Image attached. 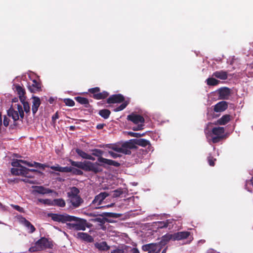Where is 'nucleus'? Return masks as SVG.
I'll return each mask as SVG.
<instances>
[{
  "label": "nucleus",
  "instance_id": "f257e3e1",
  "mask_svg": "<svg viewBox=\"0 0 253 253\" xmlns=\"http://www.w3.org/2000/svg\"><path fill=\"white\" fill-rule=\"evenodd\" d=\"M48 217H50L52 220L60 223H67L68 229L76 231H84L88 227L87 220L67 213L58 214L49 213Z\"/></svg>",
  "mask_w": 253,
  "mask_h": 253
},
{
  "label": "nucleus",
  "instance_id": "f03ea898",
  "mask_svg": "<svg viewBox=\"0 0 253 253\" xmlns=\"http://www.w3.org/2000/svg\"><path fill=\"white\" fill-rule=\"evenodd\" d=\"M69 162L72 166L81 169L85 171H92L94 173H97V172L99 171L97 164L90 161L76 162L70 159Z\"/></svg>",
  "mask_w": 253,
  "mask_h": 253
},
{
  "label": "nucleus",
  "instance_id": "7ed1b4c3",
  "mask_svg": "<svg viewBox=\"0 0 253 253\" xmlns=\"http://www.w3.org/2000/svg\"><path fill=\"white\" fill-rule=\"evenodd\" d=\"M97 164V168L99 170L97 173L101 172L102 169L100 167L106 168L107 166H112L115 167H119L121 165L120 163L115 161L104 158L103 157L97 158V162H95Z\"/></svg>",
  "mask_w": 253,
  "mask_h": 253
},
{
  "label": "nucleus",
  "instance_id": "20e7f679",
  "mask_svg": "<svg viewBox=\"0 0 253 253\" xmlns=\"http://www.w3.org/2000/svg\"><path fill=\"white\" fill-rule=\"evenodd\" d=\"M37 244L41 248V250L46 249H52L53 247L52 241L45 237H42L37 241Z\"/></svg>",
  "mask_w": 253,
  "mask_h": 253
},
{
  "label": "nucleus",
  "instance_id": "39448f33",
  "mask_svg": "<svg viewBox=\"0 0 253 253\" xmlns=\"http://www.w3.org/2000/svg\"><path fill=\"white\" fill-rule=\"evenodd\" d=\"M27 87L29 90L32 93L42 91L41 83L36 80H33L32 83H28Z\"/></svg>",
  "mask_w": 253,
  "mask_h": 253
},
{
  "label": "nucleus",
  "instance_id": "423d86ee",
  "mask_svg": "<svg viewBox=\"0 0 253 253\" xmlns=\"http://www.w3.org/2000/svg\"><path fill=\"white\" fill-rule=\"evenodd\" d=\"M127 119L132 122L134 124H143L145 122V119L143 117L140 115L132 113L127 116Z\"/></svg>",
  "mask_w": 253,
  "mask_h": 253
},
{
  "label": "nucleus",
  "instance_id": "0eeeda50",
  "mask_svg": "<svg viewBox=\"0 0 253 253\" xmlns=\"http://www.w3.org/2000/svg\"><path fill=\"white\" fill-rule=\"evenodd\" d=\"M125 101L124 96L121 94H113L109 96L107 99L108 104L120 103Z\"/></svg>",
  "mask_w": 253,
  "mask_h": 253
},
{
  "label": "nucleus",
  "instance_id": "6e6552de",
  "mask_svg": "<svg viewBox=\"0 0 253 253\" xmlns=\"http://www.w3.org/2000/svg\"><path fill=\"white\" fill-rule=\"evenodd\" d=\"M74 236L78 239L87 243H92L94 241L93 238L87 233L78 232L76 234H74Z\"/></svg>",
  "mask_w": 253,
  "mask_h": 253
},
{
  "label": "nucleus",
  "instance_id": "1a4fd4ad",
  "mask_svg": "<svg viewBox=\"0 0 253 253\" xmlns=\"http://www.w3.org/2000/svg\"><path fill=\"white\" fill-rule=\"evenodd\" d=\"M230 94L231 89L228 87H223L218 89V96L220 99H228Z\"/></svg>",
  "mask_w": 253,
  "mask_h": 253
},
{
  "label": "nucleus",
  "instance_id": "9d476101",
  "mask_svg": "<svg viewBox=\"0 0 253 253\" xmlns=\"http://www.w3.org/2000/svg\"><path fill=\"white\" fill-rule=\"evenodd\" d=\"M228 105V103L226 101H220L213 106V110L215 112H223L227 109Z\"/></svg>",
  "mask_w": 253,
  "mask_h": 253
},
{
  "label": "nucleus",
  "instance_id": "9b49d317",
  "mask_svg": "<svg viewBox=\"0 0 253 253\" xmlns=\"http://www.w3.org/2000/svg\"><path fill=\"white\" fill-rule=\"evenodd\" d=\"M109 195V194L106 192H101L95 197L92 202V204H96L97 206H99L101 204L103 201Z\"/></svg>",
  "mask_w": 253,
  "mask_h": 253
},
{
  "label": "nucleus",
  "instance_id": "f8f14e48",
  "mask_svg": "<svg viewBox=\"0 0 253 253\" xmlns=\"http://www.w3.org/2000/svg\"><path fill=\"white\" fill-rule=\"evenodd\" d=\"M190 235V233L188 231L178 232L173 234V240H181L187 239Z\"/></svg>",
  "mask_w": 253,
  "mask_h": 253
},
{
  "label": "nucleus",
  "instance_id": "ddd939ff",
  "mask_svg": "<svg viewBox=\"0 0 253 253\" xmlns=\"http://www.w3.org/2000/svg\"><path fill=\"white\" fill-rule=\"evenodd\" d=\"M33 99L32 110L33 115H35L38 110V108L41 105V100L39 97L33 96L32 97Z\"/></svg>",
  "mask_w": 253,
  "mask_h": 253
},
{
  "label": "nucleus",
  "instance_id": "4468645a",
  "mask_svg": "<svg viewBox=\"0 0 253 253\" xmlns=\"http://www.w3.org/2000/svg\"><path fill=\"white\" fill-rule=\"evenodd\" d=\"M70 202L74 208L79 207L81 204L84 202V200L80 197V196L69 198Z\"/></svg>",
  "mask_w": 253,
  "mask_h": 253
},
{
  "label": "nucleus",
  "instance_id": "2eb2a0df",
  "mask_svg": "<svg viewBox=\"0 0 253 253\" xmlns=\"http://www.w3.org/2000/svg\"><path fill=\"white\" fill-rule=\"evenodd\" d=\"M232 119V117L229 114L223 115L220 119L216 121V125H225L229 123Z\"/></svg>",
  "mask_w": 253,
  "mask_h": 253
},
{
  "label": "nucleus",
  "instance_id": "dca6fc26",
  "mask_svg": "<svg viewBox=\"0 0 253 253\" xmlns=\"http://www.w3.org/2000/svg\"><path fill=\"white\" fill-rule=\"evenodd\" d=\"M7 115L11 117L14 122L20 119L19 112L12 107L7 110Z\"/></svg>",
  "mask_w": 253,
  "mask_h": 253
},
{
  "label": "nucleus",
  "instance_id": "f3484780",
  "mask_svg": "<svg viewBox=\"0 0 253 253\" xmlns=\"http://www.w3.org/2000/svg\"><path fill=\"white\" fill-rule=\"evenodd\" d=\"M173 219H167L165 221H159L157 223L158 228H163L169 227V229L173 226Z\"/></svg>",
  "mask_w": 253,
  "mask_h": 253
},
{
  "label": "nucleus",
  "instance_id": "a211bd4d",
  "mask_svg": "<svg viewBox=\"0 0 253 253\" xmlns=\"http://www.w3.org/2000/svg\"><path fill=\"white\" fill-rule=\"evenodd\" d=\"M158 245V243L148 244L143 245L142 249L144 251H148V253H154Z\"/></svg>",
  "mask_w": 253,
  "mask_h": 253
},
{
  "label": "nucleus",
  "instance_id": "6ab92c4d",
  "mask_svg": "<svg viewBox=\"0 0 253 253\" xmlns=\"http://www.w3.org/2000/svg\"><path fill=\"white\" fill-rule=\"evenodd\" d=\"M28 170V168L25 167H21V168H12L11 169V172L13 175H23V174H26L25 171Z\"/></svg>",
  "mask_w": 253,
  "mask_h": 253
},
{
  "label": "nucleus",
  "instance_id": "aec40b11",
  "mask_svg": "<svg viewBox=\"0 0 253 253\" xmlns=\"http://www.w3.org/2000/svg\"><path fill=\"white\" fill-rule=\"evenodd\" d=\"M20 222L30 230V233H32L35 231L36 228L25 217H22L20 219Z\"/></svg>",
  "mask_w": 253,
  "mask_h": 253
},
{
  "label": "nucleus",
  "instance_id": "412c9836",
  "mask_svg": "<svg viewBox=\"0 0 253 253\" xmlns=\"http://www.w3.org/2000/svg\"><path fill=\"white\" fill-rule=\"evenodd\" d=\"M212 76L220 80H226L228 78L227 72L223 70L216 71L212 74Z\"/></svg>",
  "mask_w": 253,
  "mask_h": 253
},
{
  "label": "nucleus",
  "instance_id": "4be33fe9",
  "mask_svg": "<svg viewBox=\"0 0 253 253\" xmlns=\"http://www.w3.org/2000/svg\"><path fill=\"white\" fill-rule=\"evenodd\" d=\"M75 100L80 104L84 105L85 108H89L90 107L89 100L86 98L81 96H77L75 97Z\"/></svg>",
  "mask_w": 253,
  "mask_h": 253
},
{
  "label": "nucleus",
  "instance_id": "5701e85b",
  "mask_svg": "<svg viewBox=\"0 0 253 253\" xmlns=\"http://www.w3.org/2000/svg\"><path fill=\"white\" fill-rule=\"evenodd\" d=\"M76 152L78 154L79 156L81 157L83 159L90 160L92 161H94L95 158L91 156V155L87 154L85 152L83 151V150L80 149H76Z\"/></svg>",
  "mask_w": 253,
  "mask_h": 253
},
{
  "label": "nucleus",
  "instance_id": "b1692460",
  "mask_svg": "<svg viewBox=\"0 0 253 253\" xmlns=\"http://www.w3.org/2000/svg\"><path fill=\"white\" fill-rule=\"evenodd\" d=\"M133 142H134L135 145H137L142 147L151 146L150 142L149 140L143 138L134 139H133Z\"/></svg>",
  "mask_w": 253,
  "mask_h": 253
},
{
  "label": "nucleus",
  "instance_id": "393cba45",
  "mask_svg": "<svg viewBox=\"0 0 253 253\" xmlns=\"http://www.w3.org/2000/svg\"><path fill=\"white\" fill-rule=\"evenodd\" d=\"M35 192L41 194H49L52 192V191L48 189L44 188L42 186H37L35 187Z\"/></svg>",
  "mask_w": 253,
  "mask_h": 253
},
{
  "label": "nucleus",
  "instance_id": "a878e982",
  "mask_svg": "<svg viewBox=\"0 0 253 253\" xmlns=\"http://www.w3.org/2000/svg\"><path fill=\"white\" fill-rule=\"evenodd\" d=\"M171 239L173 240V234H167L162 236L161 241L158 244L162 246H164Z\"/></svg>",
  "mask_w": 253,
  "mask_h": 253
},
{
  "label": "nucleus",
  "instance_id": "bb28decb",
  "mask_svg": "<svg viewBox=\"0 0 253 253\" xmlns=\"http://www.w3.org/2000/svg\"><path fill=\"white\" fill-rule=\"evenodd\" d=\"M95 247L99 251H106L110 249V247L105 241L101 243H96L95 244Z\"/></svg>",
  "mask_w": 253,
  "mask_h": 253
},
{
  "label": "nucleus",
  "instance_id": "cd10ccee",
  "mask_svg": "<svg viewBox=\"0 0 253 253\" xmlns=\"http://www.w3.org/2000/svg\"><path fill=\"white\" fill-rule=\"evenodd\" d=\"M212 133L216 136H224L225 129L223 127H214L212 129Z\"/></svg>",
  "mask_w": 253,
  "mask_h": 253
},
{
  "label": "nucleus",
  "instance_id": "c85d7f7f",
  "mask_svg": "<svg viewBox=\"0 0 253 253\" xmlns=\"http://www.w3.org/2000/svg\"><path fill=\"white\" fill-rule=\"evenodd\" d=\"M66 205L65 201L62 198L55 199L52 201V206H56L60 207H64Z\"/></svg>",
  "mask_w": 253,
  "mask_h": 253
},
{
  "label": "nucleus",
  "instance_id": "c756f323",
  "mask_svg": "<svg viewBox=\"0 0 253 253\" xmlns=\"http://www.w3.org/2000/svg\"><path fill=\"white\" fill-rule=\"evenodd\" d=\"M109 95V92H108L107 91L104 90L101 92H98L97 94L94 95V99L96 100L104 99L107 98Z\"/></svg>",
  "mask_w": 253,
  "mask_h": 253
},
{
  "label": "nucleus",
  "instance_id": "7c9ffc66",
  "mask_svg": "<svg viewBox=\"0 0 253 253\" xmlns=\"http://www.w3.org/2000/svg\"><path fill=\"white\" fill-rule=\"evenodd\" d=\"M80 193L79 189L76 187H72L70 189V191L67 193L69 198L78 196Z\"/></svg>",
  "mask_w": 253,
  "mask_h": 253
},
{
  "label": "nucleus",
  "instance_id": "2f4dec72",
  "mask_svg": "<svg viewBox=\"0 0 253 253\" xmlns=\"http://www.w3.org/2000/svg\"><path fill=\"white\" fill-rule=\"evenodd\" d=\"M20 101L23 105V111L25 112L26 114L29 115L30 113V107L29 103L25 100H24L23 98H20Z\"/></svg>",
  "mask_w": 253,
  "mask_h": 253
},
{
  "label": "nucleus",
  "instance_id": "473e14b6",
  "mask_svg": "<svg viewBox=\"0 0 253 253\" xmlns=\"http://www.w3.org/2000/svg\"><path fill=\"white\" fill-rule=\"evenodd\" d=\"M98 114L104 119H107L111 114V111L108 109H104L100 110Z\"/></svg>",
  "mask_w": 253,
  "mask_h": 253
},
{
  "label": "nucleus",
  "instance_id": "72a5a7b5",
  "mask_svg": "<svg viewBox=\"0 0 253 253\" xmlns=\"http://www.w3.org/2000/svg\"><path fill=\"white\" fill-rule=\"evenodd\" d=\"M100 215L104 217L117 218L120 217L121 216V214L114 212H104L100 214Z\"/></svg>",
  "mask_w": 253,
  "mask_h": 253
},
{
  "label": "nucleus",
  "instance_id": "f704fd0d",
  "mask_svg": "<svg viewBox=\"0 0 253 253\" xmlns=\"http://www.w3.org/2000/svg\"><path fill=\"white\" fill-rule=\"evenodd\" d=\"M16 89L19 95V99L20 100L21 98H23L24 100H26L25 90L20 85H17L16 86Z\"/></svg>",
  "mask_w": 253,
  "mask_h": 253
},
{
  "label": "nucleus",
  "instance_id": "c9c22d12",
  "mask_svg": "<svg viewBox=\"0 0 253 253\" xmlns=\"http://www.w3.org/2000/svg\"><path fill=\"white\" fill-rule=\"evenodd\" d=\"M206 82L207 84L211 86L216 85L219 83V81L213 78H208V79H207Z\"/></svg>",
  "mask_w": 253,
  "mask_h": 253
},
{
  "label": "nucleus",
  "instance_id": "e433bc0d",
  "mask_svg": "<svg viewBox=\"0 0 253 253\" xmlns=\"http://www.w3.org/2000/svg\"><path fill=\"white\" fill-rule=\"evenodd\" d=\"M91 152H92V155L94 156L97 157L98 158H102V156L103 155V154L104 153L103 151H102L100 149H94L91 150Z\"/></svg>",
  "mask_w": 253,
  "mask_h": 253
},
{
  "label": "nucleus",
  "instance_id": "4c0bfd02",
  "mask_svg": "<svg viewBox=\"0 0 253 253\" xmlns=\"http://www.w3.org/2000/svg\"><path fill=\"white\" fill-rule=\"evenodd\" d=\"M93 221L95 222H98L102 224H103L105 223V221L109 222V223H112L113 222V221L111 219H109L107 218H101L100 217L96 218L94 219H93Z\"/></svg>",
  "mask_w": 253,
  "mask_h": 253
},
{
  "label": "nucleus",
  "instance_id": "58836bf2",
  "mask_svg": "<svg viewBox=\"0 0 253 253\" xmlns=\"http://www.w3.org/2000/svg\"><path fill=\"white\" fill-rule=\"evenodd\" d=\"M135 143L133 141H131V140L130 141H127V142H126L125 143H124L122 145V148H128V149H132L133 148H134L135 147Z\"/></svg>",
  "mask_w": 253,
  "mask_h": 253
},
{
  "label": "nucleus",
  "instance_id": "ea45409f",
  "mask_svg": "<svg viewBox=\"0 0 253 253\" xmlns=\"http://www.w3.org/2000/svg\"><path fill=\"white\" fill-rule=\"evenodd\" d=\"M88 91L92 94L90 95V96L94 98V95L97 94L98 92L100 91V88L99 87H95L88 89Z\"/></svg>",
  "mask_w": 253,
  "mask_h": 253
},
{
  "label": "nucleus",
  "instance_id": "a19ab883",
  "mask_svg": "<svg viewBox=\"0 0 253 253\" xmlns=\"http://www.w3.org/2000/svg\"><path fill=\"white\" fill-rule=\"evenodd\" d=\"M128 101H124L123 103L120 105L119 106L117 107L115 109H114V111L115 112H119L123 110H124L128 105Z\"/></svg>",
  "mask_w": 253,
  "mask_h": 253
},
{
  "label": "nucleus",
  "instance_id": "79ce46f5",
  "mask_svg": "<svg viewBox=\"0 0 253 253\" xmlns=\"http://www.w3.org/2000/svg\"><path fill=\"white\" fill-rule=\"evenodd\" d=\"M16 111H17L19 113L20 120H22L24 117V113L23 108L21 105H20V104L17 105V110Z\"/></svg>",
  "mask_w": 253,
  "mask_h": 253
},
{
  "label": "nucleus",
  "instance_id": "37998d69",
  "mask_svg": "<svg viewBox=\"0 0 253 253\" xmlns=\"http://www.w3.org/2000/svg\"><path fill=\"white\" fill-rule=\"evenodd\" d=\"M64 103L66 104V105L72 107L75 105V102L73 100L70 98H65L63 100Z\"/></svg>",
  "mask_w": 253,
  "mask_h": 253
},
{
  "label": "nucleus",
  "instance_id": "c03bdc74",
  "mask_svg": "<svg viewBox=\"0 0 253 253\" xmlns=\"http://www.w3.org/2000/svg\"><path fill=\"white\" fill-rule=\"evenodd\" d=\"M40 251H42L41 248L40 247V246L37 244V242L35 243V245L34 246L30 247L29 249V251L30 252H35Z\"/></svg>",
  "mask_w": 253,
  "mask_h": 253
},
{
  "label": "nucleus",
  "instance_id": "a18cd8bd",
  "mask_svg": "<svg viewBox=\"0 0 253 253\" xmlns=\"http://www.w3.org/2000/svg\"><path fill=\"white\" fill-rule=\"evenodd\" d=\"M224 136H216L212 137L211 140L212 143H217L224 139Z\"/></svg>",
  "mask_w": 253,
  "mask_h": 253
},
{
  "label": "nucleus",
  "instance_id": "49530a36",
  "mask_svg": "<svg viewBox=\"0 0 253 253\" xmlns=\"http://www.w3.org/2000/svg\"><path fill=\"white\" fill-rule=\"evenodd\" d=\"M71 172L73 174L78 175H82L83 174V172L80 169H79L76 168H74L72 167V171H71Z\"/></svg>",
  "mask_w": 253,
  "mask_h": 253
},
{
  "label": "nucleus",
  "instance_id": "de8ad7c7",
  "mask_svg": "<svg viewBox=\"0 0 253 253\" xmlns=\"http://www.w3.org/2000/svg\"><path fill=\"white\" fill-rule=\"evenodd\" d=\"M128 134L131 136L138 138L144 136L145 133H140L138 132H129Z\"/></svg>",
  "mask_w": 253,
  "mask_h": 253
},
{
  "label": "nucleus",
  "instance_id": "09e8293b",
  "mask_svg": "<svg viewBox=\"0 0 253 253\" xmlns=\"http://www.w3.org/2000/svg\"><path fill=\"white\" fill-rule=\"evenodd\" d=\"M21 161H23V160H15L12 162L11 165L14 167H20L21 168V167H23L20 164V163H21Z\"/></svg>",
  "mask_w": 253,
  "mask_h": 253
},
{
  "label": "nucleus",
  "instance_id": "8fccbe9b",
  "mask_svg": "<svg viewBox=\"0 0 253 253\" xmlns=\"http://www.w3.org/2000/svg\"><path fill=\"white\" fill-rule=\"evenodd\" d=\"M38 201L45 205H52V201L49 199H39Z\"/></svg>",
  "mask_w": 253,
  "mask_h": 253
},
{
  "label": "nucleus",
  "instance_id": "3c124183",
  "mask_svg": "<svg viewBox=\"0 0 253 253\" xmlns=\"http://www.w3.org/2000/svg\"><path fill=\"white\" fill-rule=\"evenodd\" d=\"M208 161L210 166L213 167L215 165L214 162L216 161V159L213 158L212 156H210L208 157Z\"/></svg>",
  "mask_w": 253,
  "mask_h": 253
},
{
  "label": "nucleus",
  "instance_id": "603ef678",
  "mask_svg": "<svg viewBox=\"0 0 253 253\" xmlns=\"http://www.w3.org/2000/svg\"><path fill=\"white\" fill-rule=\"evenodd\" d=\"M11 207H12L15 210H16L20 212L23 213L25 212L24 209L18 205H15L11 204Z\"/></svg>",
  "mask_w": 253,
  "mask_h": 253
},
{
  "label": "nucleus",
  "instance_id": "864d4df0",
  "mask_svg": "<svg viewBox=\"0 0 253 253\" xmlns=\"http://www.w3.org/2000/svg\"><path fill=\"white\" fill-rule=\"evenodd\" d=\"M123 194L122 189H117L113 191V197L114 198L118 197Z\"/></svg>",
  "mask_w": 253,
  "mask_h": 253
},
{
  "label": "nucleus",
  "instance_id": "5fc2aeb1",
  "mask_svg": "<svg viewBox=\"0 0 253 253\" xmlns=\"http://www.w3.org/2000/svg\"><path fill=\"white\" fill-rule=\"evenodd\" d=\"M71 171H72V167H61V172H71Z\"/></svg>",
  "mask_w": 253,
  "mask_h": 253
},
{
  "label": "nucleus",
  "instance_id": "6e6d98bb",
  "mask_svg": "<svg viewBox=\"0 0 253 253\" xmlns=\"http://www.w3.org/2000/svg\"><path fill=\"white\" fill-rule=\"evenodd\" d=\"M34 167L44 169H45V168L46 167V166L44 164H41V163L34 162Z\"/></svg>",
  "mask_w": 253,
  "mask_h": 253
},
{
  "label": "nucleus",
  "instance_id": "4d7b16f0",
  "mask_svg": "<svg viewBox=\"0 0 253 253\" xmlns=\"http://www.w3.org/2000/svg\"><path fill=\"white\" fill-rule=\"evenodd\" d=\"M143 126L144 124H139L136 126L133 127L132 129L134 131L142 130L143 129Z\"/></svg>",
  "mask_w": 253,
  "mask_h": 253
},
{
  "label": "nucleus",
  "instance_id": "13d9d810",
  "mask_svg": "<svg viewBox=\"0 0 253 253\" xmlns=\"http://www.w3.org/2000/svg\"><path fill=\"white\" fill-rule=\"evenodd\" d=\"M10 120L6 116H4L3 117V125L7 127L8 126L9 124Z\"/></svg>",
  "mask_w": 253,
  "mask_h": 253
},
{
  "label": "nucleus",
  "instance_id": "bf43d9fd",
  "mask_svg": "<svg viewBox=\"0 0 253 253\" xmlns=\"http://www.w3.org/2000/svg\"><path fill=\"white\" fill-rule=\"evenodd\" d=\"M50 168L55 171L61 172V167L59 166L58 165H57V166H51L50 167Z\"/></svg>",
  "mask_w": 253,
  "mask_h": 253
},
{
  "label": "nucleus",
  "instance_id": "052dcab7",
  "mask_svg": "<svg viewBox=\"0 0 253 253\" xmlns=\"http://www.w3.org/2000/svg\"><path fill=\"white\" fill-rule=\"evenodd\" d=\"M109 155L112 157H113V158L115 159V158H117L118 157H119L120 156V155L116 153H114L112 151H109Z\"/></svg>",
  "mask_w": 253,
  "mask_h": 253
},
{
  "label": "nucleus",
  "instance_id": "680f3d73",
  "mask_svg": "<svg viewBox=\"0 0 253 253\" xmlns=\"http://www.w3.org/2000/svg\"><path fill=\"white\" fill-rule=\"evenodd\" d=\"M123 149V152H121V153L126 154V155H130L131 154V151L129 149L126 148H122Z\"/></svg>",
  "mask_w": 253,
  "mask_h": 253
},
{
  "label": "nucleus",
  "instance_id": "e2e57ef3",
  "mask_svg": "<svg viewBox=\"0 0 253 253\" xmlns=\"http://www.w3.org/2000/svg\"><path fill=\"white\" fill-rule=\"evenodd\" d=\"M59 118V115H58V112H57L54 115H53V116L52 117V122H53V123H55V121L56 119H58Z\"/></svg>",
  "mask_w": 253,
  "mask_h": 253
},
{
  "label": "nucleus",
  "instance_id": "0e129e2a",
  "mask_svg": "<svg viewBox=\"0 0 253 253\" xmlns=\"http://www.w3.org/2000/svg\"><path fill=\"white\" fill-rule=\"evenodd\" d=\"M21 163L25 164L29 167H34V163H31L30 162H27L26 161H21Z\"/></svg>",
  "mask_w": 253,
  "mask_h": 253
},
{
  "label": "nucleus",
  "instance_id": "69168bd1",
  "mask_svg": "<svg viewBox=\"0 0 253 253\" xmlns=\"http://www.w3.org/2000/svg\"><path fill=\"white\" fill-rule=\"evenodd\" d=\"M112 149L117 152L121 153V152H123L122 146H121V147H113Z\"/></svg>",
  "mask_w": 253,
  "mask_h": 253
},
{
  "label": "nucleus",
  "instance_id": "338daca9",
  "mask_svg": "<svg viewBox=\"0 0 253 253\" xmlns=\"http://www.w3.org/2000/svg\"><path fill=\"white\" fill-rule=\"evenodd\" d=\"M163 246H162L161 245L159 244L156 249V250H155V252H154V253H159L162 249Z\"/></svg>",
  "mask_w": 253,
  "mask_h": 253
},
{
  "label": "nucleus",
  "instance_id": "774afa93",
  "mask_svg": "<svg viewBox=\"0 0 253 253\" xmlns=\"http://www.w3.org/2000/svg\"><path fill=\"white\" fill-rule=\"evenodd\" d=\"M124 251L122 249H116L111 252V253H124Z\"/></svg>",
  "mask_w": 253,
  "mask_h": 253
}]
</instances>
